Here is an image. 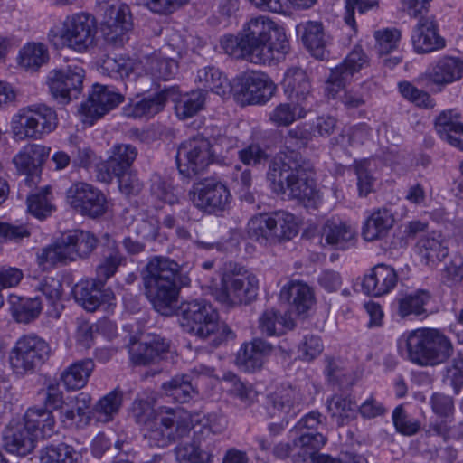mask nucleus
<instances>
[{
	"mask_svg": "<svg viewBox=\"0 0 463 463\" xmlns=\"http://www.w3.org/2000/svg\"><path fill=\"white\" fill-rule=\"evenodd\" d=\"M159 426L150 429L147 438L151 445L166 447L171 442L186 436L193 428L199 426L205 440L211 434H220L227 428V419L218 412L206 415L192 414L182 408L161 407L156 415Z\"/></svg>",
	"mask_w": 463,
	"mask_h": 463,
	"instance_id": "obj_1",
	"label": "nucleus"
},
{
	"mask_svg": "<svg viewBox=\"0 0 463 463\" xmlns=\"http://www.w3.org/2000/svg\"><path fill=\"white\" fill-rule=\"evenodd\" d=\"M300 156L294 154L291 160L273 161L269 166L267 179L271 190L277 194H286L301 202L307 208H317L322 201L316 187L310 169L298 160Z\"/></svg>",
	"mask_w": 463,
	"mask_h": 463,
	"instance_id": "obj_2",
	"label": "nucleus"
},
{
	"mask_svg": "<svg viewBox=\"0 0 463 463\" xmlns=\"http://www.w3.org/2000/svg\"><path fill=\"white\" fill-rule=\"evenodd\" d=\"M180 266L165 257H154L146 264L143 277L146 296L155 309L164 315L173 313L178 295L176 279Z\"/></svg>",
	"mask_w": 463,
	"mask_h": 463,
	"instance_id": "obj_3",
	"label": "nucleus"
},
{
	"mask_svg": "<svg viewBox=\"0 0 463 463\" xmlns=\"http://www.w3.org/2000/svg\"><path fill=\"white\" fill-rule=\"evenodd\" d=\"M409 361L420 366H434L445 363L453 354V345L448 336L435 328H419L404 334Z\"/></svg>",
	"mask_w": 463,
	"mask_h": 463,
	"instance_id": "obj_4",
	"label": "nucleus"
},
{
	"mask_svg": "<svg viewBox=\"0 0 463 463\" xmlns=\"http://www.w3.org/2000/svg\"><path fill=\"white\" fill-rule=\"evenodd\" d=\"M280 29L270 18L260 15L251 18L243 27L241 37L225 35L220 42L222 53L232 58L260 57L269 52L270 33Z\"/></svg>",
	"mask_w": 463,
	"mask_h": 463,
	"instance_id": "obj_5",
	"label": "nucleus"
},
{
	"mask_svg": "<svg viewBox=\"0 0 463 463\" xmlns=\"http://www.w3.org/2000/svg\"><path fill=\"white\" fill-rule=\"evenodd\" d=\"M259 279L242 267H234L223 273L220 287L213 290L216 301L226 307L248 305L256 299Z\"/></svg>",
	"mask_w": 463,
	"mask_h": 463,
	"instance_id": "obj_6",
	"label": "nucleus"
},
{
	"mask_svg": "<svg viewBox=\"0 0 463 463\" xmlns=\"http://www.w3.org/2000/svg\"><path fill=\"white\" fill-rule=\"evenodd\" d=\"M58 125L56 111L45 104L21 108L12 118L11 128L16 139H41Z\"/></svg>",
	"mask_w": 463,
	"mask_h": 463,
	"instance_id": "obj_7",
	"label": "nucleus"
},
{
	"mask_svg": "<svg viewBox=\"0 0 463 463\" xmlns=\"http://www.w3.org/2000/svg\"><path fill=\"white\" fill-rule=\"evenodd\" d=\"M51 347L43 338L33 334L17 339L9 353V364L14 373L25 375L33 373L50 357Z\"/></svg>",
	"mask_w": 463,
	"mask_h": 463,
	"instance_id": "obj_8",
	"label": "nucleus"
},
{
	"mask_svg": "<svg viewBox=\"0 0 463 463\" xmlns=\"http://www.w3.org/2000/svg\"><path fill=\"white\" fill-rule=\"evenodd\" d=\"M177 316L184 331L201 339L208 338L218 329V314L205 300L182 302Z\"/></svg>",
	"mask_w": 463,
	"mask_h": 463,
	"instance_id": "obj_9",
	"label": "nucleus"
},
{
	"mask_svg": "<svg viewBox=\"0 0 463 463\" xmlns=\"http://www.w3.org/2000/svg\"><path fill=\"white\" fill-rule=\"evenodd\" d=\"M213 161L212 144L203 136L198 135L184 140L177 149V167L185 177L202 173Z\"/></svg>",
	"mask_w": 463,
	"mask_h": 463,
	"instance_id": "obj_10",
	"label": "nucleus"
},
{
	"mask_svg": "<svg viewBox=\"0 0 463 463\" xmlns=\"http://www.w3.org/2000/svg\"><path fill=\"white\" fill-rule=\"evenodd\" d=\"M102 8L104 14L100 30L105 41L115 47L122 46L132 28L128 5L120 0H107Z\"/></svg>",
	"mask_w": 463,
	"mask_h": 463,
	"instance_id": "obj_11",
	"label": "nucleus"
},
{
	"mask_svg": "<svg viewBox=\"0 0 463 463\" xmlns=\"http://www.w3.org/2000/svg\"><path fill=\"white\" fill-rule=\"evenodd\" d=\"M85 71L80 66L52 70L46 84L52 97L60 104L67 105L77 99L83 90Z\"/></svg>",
	"mask_w": 463,
	"mask_h": 463,
	"instance_id": "obj_12",
	"label": "nucleus"
},
{
	"mask_svg": "<svg viewBox=\"0 0 463 463\" xmlns=\"http://www.w3.org/2000/svg\"><path fill=\"white\" fill-rule=\"evenodd\" d=\"M192 203L209 213L225 210L231 199L227 186L214 178H204L193 184L189 191Z\"/></svg>",
	"mask_w": 463,
	"mask_h": 463,
	"instance_id": "obj_13",
	"label": "nucleus"
},
{
	"mask_svg": "<svg viewBox=\"0 0 463 463\" xmlns=\"http://www.w3.org/2000/svg\"><path fill=\"white\" fill-rule=\"evenodd\" d=\"M69 205L81 215L97 218L105 213L106 198L90 184L79 182L71 185L66 192Z\"/></svg>",
	"mask_w": 463,
	"mask_h": 463,
	"instance_id": "obj_14",
	"label": "nucleus"
},
{
	"mask_svg": "<svg viewBox=\"0 0 463 463\" xmlns=\"http://www.w3.org/2000/svg\"><path fill=\"white\" fill-rule=\"evenodd\" d=\"M96 32L95 19L89 14L78 13L66 18L61 39L69 48L82 52L92 45Z\"/></svg>",
	"mask_w": 463,
	"mask_h": 463,
	"instance_id": "obj_15",
	"label": "nucleus"
},
{
	"mask_svg": "<svg viewBox=\"0 0 463 463\" xmlns=\"http://www.w3.org/2000/svg\"><path fill=\"white\" fill-rule=\"evenodd\" d=\"M123 99L120 93L107 86L94 84L88 99L80 105V113L84 118V122L92 125L95 120L118 106Z\"/></svg>",
	"mask_w": 463,
	"mask_h": 463,
	"instance_id": "obj_16",
	"label": "nucleus"
},
{
	"mask_svg": "<svg viewBox=\"0 0 463 463\" xmlns=\"http://www.w3.org/2000/svg\"><path fill=\"white\" fill-rule=\"evenodd\" d=\"M177 99V87L165 88L140 99L130 101L123 108V113L127 118L149 119L161 112L168 101H176Z\"/></svg>",
	"mask_w": 463,
	"mask_h": 463,
	"instance_id": "obj_17",
	"label": "nucleus"
},
{
	"mask_svg": "<svg viewBox=\"0 0 463 463\" xmlns=\"http://www.w3.org/2000/svg\"><path fill=\"white\" fill-rule=\"evenodd\" d=\"M238 93L250 105L265 104L274 95L277 86L265 73L252 71L238 79Z\"/></svg>",
	"mask_w": 463,
	"mask_h": 463,
	"instance_id": "obj_18",
	"label": "nucleus"
},
{
	"mask_svg": "<svg viewBox=\"0 0 463 463\" xmlns=\"http://www.w3.org/2000/svg\"><path fill=\"white\" fill-rule=\"evenodd\" d=\"M411 42L418 54H426L445 46V41L439 35L437 24L432 16L420 17L413 29Z\"/></svg>",
	"mask_w": 463,
	"mask_h": 463,
	"instance_id": "obj_19",
	"label": "nucleus"
},
{
	"mask_svg": "<svg viewBox=\"0 0 463 463\" xmlns=\"http://www.w3.org/2000/svg\"><path fill=\"white\" fill-rule=\"evenodd\" d=\"M48 152L41 145H32L25 147L14 158L17 170L24 175V183L28 187L36 184L40 179L41 165Z\"/></svg>",
	"mask_w": 463,
	"mask_h": 463,
	"instance_id": "obj_20",
	"label": "nucleus"
},
{
	"mask_svg": "<svg viewBox=\"0 0 463 463\" xmlns=\"http://www.w3.org/2000/svg\"><path fill=\"white\" fill-rule=\"evenodd\" d=\"M282 86L285 95L291 101L308 106L314 99L310 79L306 71L299 67H291L286 71Z\"/></svg>",
	"mask_w": 463,
	"mask_h": 463,
	"instance_id": "obj_21",
	"label": "nucleus"
},
{
	"mask_svg": "<svg viewBox=\"0 0 463 463\" xmlns=\"http://www.w3.org/2000/svg\"><path fill=\"white\" fill-rule=\"evenodd\" d=\"M398 275L395 269L386 264H377L364 275L362 290L367 295L382 297L391 292L397 285Z\"/></svg>",
	"mask_w": 463,
	"mask_h": 463,
	"instance_id": "obj_22",
	"label": "nucleus"
},
{
	"mask_svg": "<svg viewBox=\"0 0 463 463\" xmlns=\"http://www.w3.org/2000/svg\"><path fill=\"white\" fill-rule=\"evenodd\" d=\"M103 286L97 279H81L72 288L73 298L84 309L94 312L109 299L110 292L102 290Z\"/></svg>",
	"mask_w": 463,
	"mask_h": 463,
	"instance_id": "obj_23",
	"label": "nucleus"
},
{
	"mask_svg": "<svg viewBox=\"0 0 463 463\" xmlns=\"http://www.w3.org/2000/svg\"><path fill=\"white\" fill-rule=\"evenodd\" d=\"M37 439L36 434L22 420L10 425L4 436V445L10 453L25 456L34 449Z\"/></svg>",
	"mask_w": 463,
	"mask_h": 463,
	"instance_id": "obj_24",
	"label": "nucleus"
},
{
	"mask_svg": "<svg viewBox=\"0 0 463 463\" xmlns=\"http://www.w3.org/2000/svg\"><path fill=\"white\" fill-rule=\"evenodd\" d=\"M272 346L266 341L255 338L243 344L237 353L236 364L245 372H254L262 367Z\"/></svg>",
	"mask_w": 463,
	"mask_h": 463,
	"instance_id": "obj_25",
	"label": "nucleus"
},
{
	"mask_svg": "<svg viewBox=\"0 0 463 463\" xmlns=\"http://www.w3.org/2000/svg\"><path fill=\"white\" fill-rule=\"evenodd\" d=\"M168 347V343L159 335H148L139 342L131 343L128 346V353L135 364L146 365L155 362L167 351Z\"/></svg>",
	"mask_w": 463,
	"mask_h": 463,
	"instance_id": "obj_26",
	"label": "nucleus"
},
{
	"mask_svg": "<svg viewBox=\"0 0 463 463\" xmlns=\"http://www.w3.org/2000/svg\"><path fill=\"white\" fill-rule=\"evenodd\" d=\"M394 222L393 214L387 208L374 209L363 224L362 235L367 241L383 239L393 227Z\"/></svg>",
	"mask_w": 463,
	"mask_h": 463,
	"instance_id": "obj_27",
	"label": "nucleus"
},
{
	"mask_svg": "<svg viewBox=\"0 0 463 463\" xmlns=\"http://www.w3.org/2000/svg\"><path fill=\"white\" fill-rule=\"evenodd\" d=\"M463 71V60H441L436 66L426 71L420 77V80L430 84L446 85L461 78Z\"/></svg>",
	"mask_w": 463,
	"mask_h": 463,
	"instance_id": "obj_28",
	"label": "nucleus"
},
{
	"mask_svg": "<svg viewBox=\"0 0 463 463\" xmlns=\"http://www.w3.org/2000/svg\"><path fill=\"white\" fill-rule=\"evenodd\" d=\"M416 252L422 263L430 265L444 260L449 254V247L440 233L432 232L418 241Z\"/></svg>",
	"mask_w": 463,
	"mask_h": 463,
	"instance_id": "obj_29",
	"label": "nucleus"
},
{
	"mask_svg": "<svg viewBox=\"0 0 463 463\" xmlns=\"http://www.w3.org/2000/svg\"><path fill=\"white\" fill-rule=\"evenodd\" d=\"M280 300L288 302L298 314H303L315 303V296L308 285L294 281L281 288Z\"/></svg>",
	"mask_w": 463,
	"mask_h": 463,
	"instance_id": "obj_30",
	"label": "nucleus"
},
{
	"mask_svg": "<svg viewBox=\"0 0 463 463\" xmlns=\"http://www.w3.org/2000/svg\"><path fill=\"white\" fill-rule=\"evenodd\" d=\"M70 261L88 257L97 247L98 240L94 234L82 230H75L62 235Z\"/></svg>",
	"mask_w": 463,
	"mask_h": 463,
	"instance_id": "obj_31",
	"label": "nucleus"
},
{
	"mask_svg": "<svg viewBox=\"0 0 463 463\" xmlns=\"http://www.w3.org/2000/svg\"><path fill=\"white\" fill-rule=\"evenodd\" d=\"M137 156L136 146L129 144H118L112 147L111 155L105 164L108 179L112 175H122L128 172Z\"/></svg>",
	"mask_w": 463,
	"mask_h": 463,
	"instance_id": "obj_32",
	"label": "nucleus"
},
{
	"mask_svg": "<svg viewBox=\"0 0 463 463\" xmlns=\"http://www.w3.org/2000/svg\"><path fill=\"white\" fill-rule=\"evenodd\" d=\"M23 421L38 438H50L56 431L54 416L52 411L48 409L29 408L24 416Z\"/></svg>",
	"mask_w": 463,
	"mask_h": 463,
	"instance_id": "obj_33",
	"label": "nucleus"
},
{
	"mask_svg": "<svg viewBox=\"0 0 463 463\" xmlns=\"http://www.w3.org/2000/svg\"><path fill=\"white\" fill-rule=\"evenodd\" d=\"M362 68L355 60H343V61L331 70L330 76L326 82L325 92L329 99H335L355 72Z\"/></svg>",
	"mask_w": 463,
	"mask_h": 463,
	"instance_id": "obj_34",
	"label": "nucleus"
},
{
	"mask_svg": "<svg viewBox=\"0 0 463 463\" xmlns=\"http://www.w3.org/2000/svg\"><path fill=\"white\" fill-rule=\"evenodd\" d=\"M95 368L91 359H82L69 365L61 375V380L68 391L83 388Z\"/></svg>",
	"mask_w": 463,
	"mask_h": 463,
	"instance_id": "obj_35",
	"label": "nucleus"
},
{
	"mask_svg": "<svg viewBox=\"0 0 463 463\" xmlns=\"http://www.w3.org/2000/svg\"><path fill=\"white\" fill-rule=\"evenodd\" d=\"M309 110L307 106L298 101L283 102L273 109L269 118L276 127H288L306 118Z\"/></svg>",
	"mask_w": 463,
	"mask_h": 463,
	"instance_id": "obj_36",
	"label": "nucleus"
},
{
	"mask_svg": "<svg viewBox=\"0 0 463 463\" xmlns=\"http://www.w3.org/2000/svg\"><path fill=\"white\" fill-rule=\"evenodd\" d=\"M8 305L13 317L17 322L24 324L35 319L43 308L38 298H23L15 295L9 296Z\"/></svg>",
	"mask_w": 463,
	"mask_h": 463,
	"instance_id": "obj_37",
	"label": "nucleus"
},
{
	"mask_svg": "<svg viewBox=\"0 0 463 463\" xmlns=\"http://www.w3.org/2000/svg\"><path fill=\"white\" fill-rule=\"evenodd\" d=\"M203 431H194L193 441L181 443L175 449V458L179 463H208L211 461L212 454L202 449Z\"/></svg>",
	"mask_w": 463,
	"mask_h": 463,
	"instance_id": "obj_38",
	"label": "nucleus"
},
{
	"mask_svg": "<svg viewBox=\"0 0 463 463\" xmlns=\"http://www.w3.org/2000/svg\"><path fill=\"white\" fill-rule=\"evenodd\" d=\"M354 229L342 221L328 220L322 230V238L330 245L344 249L354 239Z\"/></svg>",
	"mask_w": 463,
	"mask_h": 463,
	"instance_id": "obj_39",
	"label": "nucleus"
},
{
	"mask_svg": "<svg viewBox=\"0 0 463 463\" xmlns=\"http://www.w3.org/2000/svg\"><path fill=\"white\" fill-rule=\"evenodd\" d=\"M326 408L338 425H344L355 417L356 402L350 395L335 394L326 401Z\"/></svg>",
	"mask_w": 463,
	"mask_h": 463,
	"instance_id": "obj_40",
	"label": "nucleus"
},
{
	"mask_svg": "<svg viewBox=\"0 0 463 463\" xmlns=\"http://www.w3.org/2000/svg\"><path fill=\"white\" fill-rule=\"evenodd\" d=\"M247 233L260 244L276 243L271 213H260L251 217L247 224Z\"/></svg>",
	"mask_w": 463,
	"mask_h": 463,
	"instance_id": "obj_41",
	"label": "nucleus"
},
{
	"mask_svg": "<svg viewBox=\"0 0 463 463\" xmlns=\"http://www.w3.org/2000/svg\"><path fill=\"white\" fill-rule=\"evenodd\" d=\"M197 80L204 88L224 98L231 93V83L222 72L213 67L206 66L197 71Z\"/></svg>",
	"mask_w": 463,
	"mask_h": 463,
	"instance_id": "obj_42",
	"label": "nucleus"
},
{
	"mask_svg": "<svg viewBox=\"0 0 463 463\" xmlns=\"http://www.w3.org/2000/svg\"><path fill=\"white\" fill-rule=\"evenodd\" d=\"M435 128L440 137L451 145L452 139L463 131L461 116L456 109L444 110L436 118Z\"/></svg>",
	"mask_w": 463,
	"mask_h": 463,
	"instance_id": "obj_43",
	"label": "nucleus"
},
{
	"mask_svg": "<svg viewBox=\"0 0 463 463\" xmlns=\"http://www.w3.org/2000/svg\"><path fill=\"white\" fill-rule=\"evenodd\" d=\"M122 405V392L113 390L100 398L93 407V414L96 420L102 423H108L114 420Z\"/></svg>",
	"mask_w": 463,
	"mask_h": 463,
	"instance_id": "obj_44",
	"label": "nucleus"
},
{
	"mask_svg": "<svg viewBox=\"0 0 463 463\" xmlns=\"http://www.w3.org/2000/svg\"><path fill=\"white\" fill-rule=\"evenodd\" d=\"M207 92L203 90H193L184 95H180L178 91V99L175 103L176 115L180 118H188L204 108Z\"/></svg>",
	"mask_w": 463,
	"mask_h": 463,
	"instance_id": "obj_45",
	"label": "nucleus"
},
{
	"mask_svg": "<svg viewBox=\"0 0 463 463\" xmlns=\"http://www.w3.org/2000/svg\"><path fill=\"white\" fill-rule=\"evenodd\" d=\"M297 392L290 386L276 389L268 396L269 410L272 416L282 417L288 414L295 402Z\"/></svg>",
	"mask_w": 463,
	"mask_h": 463,
	"instance_id": "obj_46",
	"label": "nucleus"
},
{
	"mask_svg": "<svg viewBox=\"0 0 463 463\" xmlns=\"http://www.w3.org/2000/svg\"><path fill=\"white\" fill-rule=\"evenodd\" d=\"M430 295L426 290H417L398 298V314L402 317L425 314V306Z\"/></svg>",
	"mask_w": 463,
	"mask_h": 463,
	"instance_id": "obj_47",
	"label": "nucleus"
},
{
	"mask_svg": "<svg viewBox=\"0 0 463 463\" xmlns=\"http://www.w3.org/2000/svg\"><path fill=\"white\" fill-rule=\"evenodd\" d=\"M327 439L318 432H302L298 438L294 439L293 446L296 448V455L303 461L308 458L313 459L316 452L322 449Z\"/></svg>",
	"mask_w": 463,
	"mask_h": 463,
	"instance_id": "obj_48",
	"label": "nucleus"
},
{
	"mask_svg": "<svg viewBox=\"0 0 463 463\" xmlns=\"http://www.w3.org/2000/svg\"><path fill=\"white\" fill-rule=\"evenodd\" d=\"M275 242L291 240L298 232L297 219L294 214L286 211L271 213Z\"/></svg>",
	"mask_w": 463,
	"mask_h": 463,
	"instance_id": "obj_49",
	"label": "nucleus"
},
{
	"mask_svg": "<svg viewBox=\"0 0 463 463\" xmlns=\"http://www.w3.org/2000/svg\"><path fill=\"white\" fill-rule=\"evenodd\" d=\"M79 455L66 443L51 444L41 450L40 463H78Z\"/></svg>",
	"mask_w": 463,
	"mask_h": 463,
	"instance_id": "obj_50",
	"label": "nucleus"
},
{
	"mask_svg": "<svg viewBox=\"0 0 463 463\" xmlns=\"http://www.w3.org/2000/svg\"><path fill=\"white\" fill-rule=\"evenodd\" d=\"M37 288L45 296L46 300L52 306V310L48 311L49 315L54 318H58L62 307V305L60 303L62 295V284L61 279L53 277H46L40 281Z\"/></svg>",
	"mask_w": 463,
	"mask_h": 463,
	"instance_id": "obj_51",
	"label": "nucleus"
},
{
	"mask_svg": "<svg viewBox=\"0 0 463 463\" xmlns=\"http://www.w3.org/2000/svg\"><path fill=\"white\" fill-rule=\"evenodd\" d=\"M162 389L165 395L180 403L187 402L194 393L190 377L184 374L176 375L164 383Z\"/></svg>",
	"mask_w": 463,
	"mask_h": 463,
	"instance_id": "obj_52",
	"label": "nucleus"
},
{
	"mask_svg": "<svg viewBox=\"0 0 463 463\" xmlns=\"http://www.w3.org/2000/svg\"><path fill=\"white\" fill-rule=\"evenodd\" d=\"M298 35L304 45L311 52L319 51L324 46V32L319 22L307 21L296 26Z\"/></svg>",
	"mask_w": 463,
	"mask_h": 463,
	"instance_id": "obj_53",
	"label": "nucleus"
},
{
	"mask_svg": "<svg viewBox=\"0 0 463 463\" xmlns=\"http://www.w3.org/2000/svg\"><path fill=\"white\" fill-rule=\"evenodd\" d=\"M317 0H250L257 8L279 14H288L291 8L307 9Z\"/></svg>",
	"mask_w": 463,
	"mask_h": 463,
	"instance_id": "obj_54",
	"label": "nucleus"
},
{
	"mask_svg": "<svg viewBox=\"0 0 463 463\" xmlns=\"http://www.w3.org/2000/svg\"><path fill=\"white\" fill-rule=\"evenodd\" d=\"M50 196L51 191L47 186L30 194L26 200L28 211L38 219L46 218L53 209Z\"/></svg>",
	"mask_w": 463,
	"mask_h": 463,
	"instance_id": "obj_55",
	"label": "nucleus"
},
{
	"mask_svg": "<svg viewBox=\"0 0 463 463\" xmlns=\"http://www.w3.org/2000/svg\"><path fill=\"white\" fill-rule=\"evenodd\" d=\"M38 264L44 269L58 262L70 260V256L62 237L54 244L43 248L37 253Z\"/></svg>",
	"mask_w": 463,
	"mask_h": 463,
	"instance_id": "obj_56",
	"label": "nucleus"
},
{
	"mask_svg": "<svg viewBox=\"0 0 463 463\" xmlns=\"http://www.w3.org/2000/svg\"><path fill=\"white\" fill-rule=\"evenodd\" d=\"M285 326H288L287 319L273 308L265 310L259 317V329L268 336L282 334Z\"/></svg>",
	"mask_w": 463,
	"mask_h": 463,
	"instance_id": "obj_57",
	"label": "nucleus"
},
{
	"mask_svg": "<svg viewBox=\"0 0 463 463\" xmlns=\"http://www.w3.org/2000/svg\"><path fill=\"white\" fill-rule=\"evenodd\" d=\"M124 260L125 259L118 250H110L97 267V280L104 285L116 273Z\"/></svg>",
	"mask_w": 463,
	"mask_h": 463,
	"instance_id": "obj_58",
	"label": "nucleus"
},
{
	"mask_svg": "<svg viewBox=\"0 0 463 463\" xmlns=\"http://www.w3.org/2000/svg\"><path fill=\"white\" fill-rule=\"evenodd\" d=\"M133 60H101L100 73L114 79L128 78L134 71Z\"/></svg>",
	"mask_w": 463,
	"mask_h": 463,
	"instance_id": "obj_59",
	"label": "nucleus"
},
{
	"mask_svg": "<svg viewBox=\"0 0 463 463\" xmlns=\"http://www.w3.org/2000/svg\"><path fill=\"white\" fill-rule=\"evenodd\" d=\"M150 191L155 198L164 203L174 204L178 201L175 190L171 182L158 175L152 176Z\"/></svg>",
	"mask_w": 463,
	"mask_h": 463,
	"instance_id": "obj_60",
	"label": "nucleus"
},
{
	"mask_svg": "<svg viewBox=\"0 0 463 463\" xmlns=\"http://www.w3.org/2000/svg\"><path fill=\"white\" fill-rule=\"evenodd\" d=\"M399 91L403 98L424 109H432L435 106L434 99L426 91L420 90L408 81L398 84Z\"/></svg>",
	"mask_w": 463,
	"mask_h": 463,
	"instance_id": "obj_61",
	"label": "nucleus"
},
{
	"mask_svg": "<svg viewBox=\"0 0 463 463\" xmlns=\"http://www.w3.org/2000/svg\"><path fill=\"white\" fill-rule=\"evenodd\" d=\"M375 49L380 55H387L398 47L401 32L397 29H384L374 33Z\"/></svg>",
	"mask_w": 463,
	"mask_h": 463,
	"instance_id": "obj_62",
	"label": "nucleus"
},
{
	"mask_svg": "<svg viewBox=\"0 0 463 463\" xmlns=\"http://www.w3.org/2000/svg\"><path fill=\"white\" fill-rule=\"evenodd\" d=\"M428 436H439L444 440L463 439V423L450 426L448 420L437 421L429 425Z\"/></svg>",
	"mask_w": 463,
	"mask_h": 463,
	"instance_id": "obj_63",
	"label": "nucleus"
},
{
	"mask_svg": "<svg viewBox=\"0 0 463 463\" xmlns=\"http://www.w3.org/2000/svg\"><path fill=\"white\" fill-rule=\"evenodd\" d=\"M392 421L398 432L411 436L416 434L420 427L418 420L409 417L402 406H398L392 411Z\"/></svg>",
	"mask_w": 463,
	"mask_h": 463,
	"instance_id": "obj_64",
	"label": "nucleus"
}]
</instances>
